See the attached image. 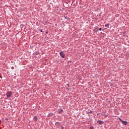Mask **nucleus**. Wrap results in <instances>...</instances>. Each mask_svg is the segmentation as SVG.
Wrapping results in <instances>:
<instances>
[{
  "label": "nucleus",
  "mask_w": 129,
  "mask_h": 129,
  "mask_svg": "<svg viewBox=\"0 0 129 129\" xmlns=\"http://www.w3.org/2000/svg\"><path fill=\"white\" fill-rule=\"evenodd\" d=\"M59 55L62 58H65V54H64V52H63V51L60 52Z\"/></svg>",
  "instance_id": "nucleus-2"
},
{
  "label": "nucleus",
  "mask_w": 129,
  "mask_h": 129,
  "mask_svg": "<svg viewBox=\"0 0 129 129\" xmlns=\"http://www.w3.org/2000/svg\"><path fill=\"white\" fill-rule=\"evenodd\" d=\"M13 95V93H12V92H8L7 93V97H11V96H12V95Z\"/></svg>",
  "instance_id": "nucleus-1"
},
{
  "label": "nucleus",
  "mask_w": 129,
  "mask_h": 129,
  "mask_svg": "<svg viewBox=\"0 0 129 129\" xmlns=\"http://www.w3.org/2000/svg\"><path fill=\"white\" fill-rule=\"evenodd\" d=\"M33 120L36 121V120H38V116H35L33 118Z\"/></svg>",
  "instance_id": "nucleus-4"
},
{
  "label": "nucleus",
  "mask_w": 129,
  "mask_h": 129,
  "mask_svg": "<svg viewBox=\"0 0 129 129\" xmlns=\"http://www.w3.org/2000/svg\"><path fill=\"white\" fill-rule=\"evenodd\" d=\"M63 111V110L62 109H60V111H59V112H62Z\"/></svg>",
  "instance_id": "nucleus-8"
},
{
  "label": "nucleus",
  "mask_w": 129,
  "mask_h": 129,
  "mask_svg": "<svg viewBox=\"0 0 129 129\" xmlns=\"http://www.w3.org/2000/svg\"><path fill=\"white\" fill-rule=\"evenodd\" d=\"M120 121H121L122 124H124V125H126L127 124V121H123L120 119Z\"/></svg>",
  "instance_id": "nucleus-3"
},
{
  "label": "nucleus",
  "mask_w": 129,
  "mask_h": 129,
  "mask_svg": "<svg viewBox=\"0 0 129 129\" xmlns=\"http://www.w3.org/2000/svg\"><path fill=\"white\" fill-rule=\"evenodd\" d=\"M90 129H94V127H93V126H91V127H90Z\"/></svg>",
  "instance_id": "nucleus-7"
},
{
  "label": "nucleus",
  "mask_w": 129,
  "mask_h": 129,
  "mask_svg": "<svg viewBox=\"0 0 129 129\" xmlns=\"http://www.w3.org/2000/svg\"><path fill=\"white\" fill-rule=\"evenodd\" d=\"M99 30V31H101V30H102V29L101 28H100Z\"/></svg>",
  "instance_id": "nucleus-9"
},
{
  "label": "nucleus",
  "mask_w": 129,
  "mask_h": 129,
  "mask_svg": "<svg viewBox=\"0 0 129 129\" xmlns=\"http://www.w3.org/2000/svg\"><path fill=\"white\" fill-rule=\"evenodd\" d=\"M40 32H43V30H41L40 31Z\"/></svg>",
  "instance_id": "nucleus-11"
},
{
  "label": "nucleus",
  "mask_w": 129,
  "mask_h": 129,
  "mask_svg": "<svg viewBox=\"0 0 129 129\" xmlns=\"http://www.w3.org/2000/svg\"><path fill=\"white\" fill-rule=\"evenodd\" d=\"M61 129H64V127L61 126Z\"/></svg>",
  "instance_id": "nucleus-10"
},
{
  "label": "nucleus",
  "mask_w": 129,
  "mask_h": 129,
  "mask_svg": "<svg viewBox=\"0 0 129 129\" xmlns=\"http://www.w3.org/2000/svg\"><path fill=\"white\" fill-rule=\"evenodd\" d=\"M98 122L99 124H102V123H103V122H102V120H98Z\"/></svg>",
  "instance_id": "nucleus-5"
},
{
  "label": "nucleus",
  "mask_w": 129,
  "mask_h": 129,
  "mask_svg": "<svg viewBox=\"0 0 129 129\" xmlns=\"http://www.w3.org/2000/svg\"><path fill=\"white\" fill-rule=\"evenodd\" d=\"M97 115H99V113L97 114Z\"/></svg>",
  "instance_id": "nucleus-12"
},
{
  "label": "nucleus",
  "mask_w": 129,
  "mask_h": 129,
  "mask_svg": "<svg viewBox=\"0 0 129 129\" xmlns=\"http://www.w3.org/2000/svg\"><path fill=\"white\" fill-rule=\"evenodd\" d=\"M105 27H107L108 28V27H109V24H106Z\"/></svg>",
  "instance_id": "nucleus-6"
}]
</instances>
